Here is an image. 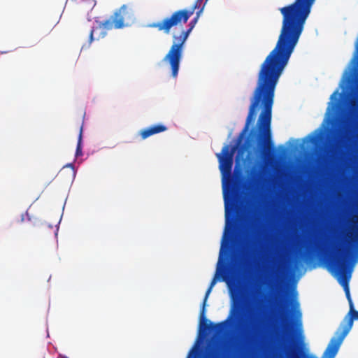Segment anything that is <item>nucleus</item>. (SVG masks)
<instances>
[{"label":"nucleus","mask_w":358,"mask_h":358,"mask_svg":"<svg viewBox=\"0 0 358 358\" xmlns=\"http://www.w3.org/2000/svg\"><path fill=\"white\" fill-rule=\"evenodd\" d=\"M302 270H215L206 292L200 312L203 330L215 334L224 331L229 321L237 323L243 305L252 290V282L246 274H270L268 286L276 293H286L291 275Z\"/></svg>","instance_id":"1"},{"label":"nucleus","mask_w":358,"mask_h":358,"mask_svg":"<svg viewBox=\"0 0 358 358\" xmlns=\"http://www.w3.org/2000/svg\"><path fill=\"white\" fill-rule=\"evenodd\" d=\"M240 244L243 252L250 259H255L273 248L256 224L246 229L241 237Z\"/></svg>","instance_id":"2"},{"label":"nucleus","mask_w":358,"mask_h":358,"mask_svg":"<svg viewBox=\"0 0 358 358\" xmlns=\"http://www.w3.org/2000/svg\"><path fill=\"white\" fill-rule=\"evenodd\" d=\"M237 257L232 248L231 235L225 231L215 268H300L297 266H237Z\"/></svg>","instance_id":"3"},{"label":"nucleus","mask_w":358,"mask_h":358,"mask_svg":"<svg viewBox=\"0 0 358 358\" xmlns=\"http://www.w3.org/2000/svg\"><path fill=\"white\" fill-rule=\"evenodd\" d=\"M236 147H230L228 145H224L220 153L216 155L219 161V169L222 173V180H229L232 183L233 188L240 189L245 183V178L243 175L242 169H238L236 166L234 170V178H231V171L233 166V157Z\"/></svg>","instance_id":"4"},{"label":"nucleus","mask_w":358,"mask_h":358,"mask_svg":"<svg viewBox=\"0 0 358 358\" xmlns=\"http://www.w3.org/2000/svg\"><path fill=\"white\" fill-rule=\"evenodd\" d=\"M203 0H196L192 8L189 9H180L173 12L170 16L164 17L160 22H152L147 25L150 28H155L159 31L168 34L173 27L185 24L189 17L198 9L203 12L205 4L202 3Z\"/></svg>","instance_id":"5"},{"label":"nucleus","mask_w":358,"mask_h":358,"mask_svg":"<svg viewBox=\"0 0 358 358\" xmlns=\"http://www.w3.org/2000/svg\"><path fill=\"white\" fill-rule=\"evenodd\" d=\"M192 30H183L180 36H173V43L169 52L164 57V61L168 62L171 66V75L176 78L178 76L180 62L182 57L183 45Z\"/></svg>","instance_id":"6"},{"label":"nucleus","mask_w":358,"mask_h":358,"mask_svg":"<svg viewBox=\"0 0 358 358\" xmlns=\"http://www.w3.org/2000/svg\"><path fill=\"white\" fill-rule=\"evenodd\" d=\"M132 18V13L126 5H123L117 10L109 20L103 22L102 26L105 29H121L124 27L125 21Z\"/></svg>","instance_id":"7"},{"label":"nucleus","mask_w":358,"mask_h":358,"mask_svg":"<svg viewBox=\"0 0 358 358\" xmlns=\"http://www.w3.org/2000/svg\"><path fill=\"white\" fill-rule=\"evenodd\" d=\"M262 336L260 323L257 320H252L246 329L247 338L251 342H257L261 339Z\"/></svg>","instance_id":"8"},{"label":"nucleus","mask_w":358,"mask_h":358,"mask_svg":"<svg viewBox=\"0 0 358 358\" xmlns=\"http://www.w3.org/2000/svg\"><path fill=\"white\" fill-rule=\"evenodd\" d=\"M167 127L162 124L152 125L143 129H141L139 132L142 139H145L150 136L166 131Z\"/></svg>","instance_id":"9"},{"label":"nucleus","mask_w":358,"mask_h":358,"mask_svg":"<svg viewBox=\"0 0 358 358\" xmlns=\"http://www.w3.org/2000/svg\"><path fill=\"white\" fill-rule=\"evenodd\" d=\"M315 0H295L283 8H312Z\"/></svg>","instance_id":"10"},{"label":"nucleus","mask_w":358,"mask_h":358,"mask_svg":"<svg viewBox=\"0 0 358 358\" xmlns=\"http://www.w3.org/2000/svg\"><path fill=\"white\" fill-rule=\"evenodd\" d=\"M82 138H83V125H81V127L80 128V132H79L78 143H77V147H76V157H79V156H81L83 155V152H82Z\"/></svg>","instance_id":"11"},{"label":"nucleus","mask_w":358,"mask_h":358,"mask_svg":"<svg viewBox=\"0 0 358 358\" xmlns=\"http://www.w3.org/2000/svg\"><path fill=\"white\" fill-rule=\"evenodd\" d=\"M282 321L283 322V327H284V329L287 331V330H289V324H290V322L289 321V313L288 312H286L285 314H282Z\"/></svg>","instance_id":"12"},{"label":"nucleus","mask_w":358,"mask_h":358,"mask_svg":"<svg viewBox=\"0 0 358 358\" xmlns=\"http://www.w3.org/2000/svg\"><path fill=\"white\" fill-rule=\"evenodd\" d=\"M296 317H298V319L296 320L295 324H296V328L299 330V334L301 335L302 334V322L301 320V313H300L299 310H298L296 312Z\"/></svg>","instance_id":"13"},{"label":"nucleus","mask_w":358,"mask_h":358,"mask_svg":"<svg viewBox=\"0 0 358 358\" xmlns=\"http://www.w3.org/2000/svg\"><path fill=\"white\" fill-rule=\"evenodd\" d=\"M201 10L196 11V16L189 22L188 27L190 30H192L198 22Z\"/></svg>","instance_id":"14"},{"label":"nucleus","mask_w":358,"mask_h":358,"mask_svg":"<svg viewBox=\"0 0 358 358\" xmlns=\"http://www.w3.org/2000/svg\"><path fill=\"white\" fill-rule=\"evenodd\" d=\"M224 202H225L226 221H227V223L228 224L229 222V203H228V201L227 199L226 194H224Z\"/></svg>","instance_id":"15"},{"label":"nucleus","mask_w":358,"mask_h":358,"mask_svg":"<svg viewBox=\"0 0 358 358\" xmlns=\"http://www.w3.org/2000/svg\"><path fill=\"white\" fill-rule=\"evenodd\" d=\"M208 358H223V357L220 350H215L210 354Z\"/></svg>","instance_id":"16"},{"label":"nucleus","mask_w":358,"mask_h":358,"mask_svg":"<svg viewBox=\"0 0 358 358\" xmlns=\"http://www.w3.org/2000/svg\"><path fill=\"white\" fill-rule=\"evenodd\" d=\"M327 268H352V267L348 266H328Z\"/></svg>","instance_id":"17"},{"label":"nucleus","mask_w":358,"mask_h":358,"mask_svg":"<svg viewBox=\"0 0 358 358\" xmlns=\"http://www.w3.org/2000/svg\"><path fill=\"white\" fill-rule=\"evenodd\" d=\"M95 31V29L94 28H92L91 30H90V36H89V45L92 43V42L94 41V32Z\"/></svg>","instance_id":"18"},{"label":"nucleus","mask_w":358,"mask_h":358,"mask_svg":"<svg viewBox=\"0 0 358 358\" xmlns=\"http://www.w3.org/2000/svg\"><path fill=\"white\" fill-rule=\"evenodd\" d=\"M345 134H343V133H341V134H340V136H339V138H338V141H337V145H341V144L343 142V141H344V139H345Z\"/></svg>","instance_id":"19"},{"label":"nucleus","mask_w":358,"mask_h":358,"mask_svg":"<svg viewBox=\"0 0 358 358\" xmlns=\"http://www.w3.org/2000/svg\"><path fill=\"white\" fill-rule=\"evenodd\" d=\"M352 105V107L355 108V110L357 112H358V103L353 101Z\"/></svg>","instance_id":"20"},{"label":"nucleus","mask_w":358,"mask_h":358,"mask_svg":"<svg viewBox=\"0 0 358 358\" xmlns=\"http://www.w3.org/2000/svg\"><path fill=\"white\" fill-rule=\"evenodd\" d=\"M231 210L232 213H234V204L232 203H231Z\"/></svg>","instance_id":"21"},{"label":"nucleus","mask_w":358,"mask_h":358,"mask_svg":"<svg viewBox=\"0 0 358 358\" xmlns=\"http://www.w3.org/2000/svg\"><path fill=\"white\" fill-rule=\"evenodd\" d=\"M292 286H293L294 287H295V286H296V282L293 281V282H292Z\"/></svg>","instance_id":"22"},{"label":"nucleus","mask_w":358,"mask_h":358,"mask_svg":"<svg viewBox=\"0 0 358 358\" xmlns=\"http://www.w3.org/2000/svg\"><path fill=\"white\" fill-rule=\"evenodd\" d=\"M208 0H206V1H207Z\"/></svg>","instance_id":"23"}]
</instances>
